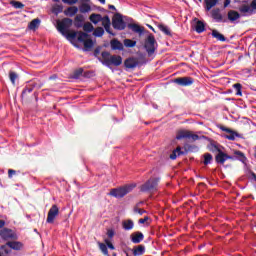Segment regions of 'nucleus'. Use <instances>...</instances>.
Listing matches in <instances>:
<instances>
[{
    "instance_id": "obj_1",
    "label": "nucleus",
    "mask_w": 256,
    "mask_h": 256,
    "mask_svg": "<svg viewBox=\"0 0 256 256\" xmlns=\"http://www.w3.org/2000/svg\"><path fill=\"white\" fill-rule=\"evenodd\" d=\"M102 55V64L106 67H119L123 63V58L120 55H111L109 52L104 51Z\"/></svg>"
},
{
    "instance_id": "obj_2",
    "label": "nucleus",
    "mask_w": 256,
    "mask_h": 256,
    "mask_svg": "<svg viewBox=\"0 0 256 256\" xmlns=\"http://www.w3.org/2000/svg\"><path fill=\"white\" fill-rule=\"evenodd\" d=\"M89 20L94 25H97V23H102L106 33H111V19H109V16L103 17V16H101V14L93 13L89 16Z\"/></svg>"
},
{
    "instance_id": "obj_3",
    "label": "nucleus",
    "mask_w": 256,
    "mask_h": 256,
    "mask_svg": "<svg viewBox=\"0 0 256 256\" xmlns=\"http://www.w3.org/2000/svg\"><path fill=\"white\" fill-rule=\"evenodd\" d=\"M135 189V185H125L119 188H114L110 191L109 195L112 197H116V199H121L127 195V193H131Z\"/></svg>"
},
{
    "instance_id": "obj_4",
    "label": "nucleus",
    "mask_w": 256,
    "mask_h": 256,
    "mask_svg": "<svg viewBox=\"0 0 256 256\" xmlns=\"http://www.w3.org/2000/svg\"><path fill=\"white\" fill-rule=\"evenodd\" d=\"M159 181L160 178L158 177L150 178L140 187V191H142L143 193H153V191H157V187H159Z\"/></svg>"
},
{
    "instance_id": "obj_5",
    "label": "nucleus",
    "mask_w": 256,
    "mask_h": 256,
    "mask_svg": "<svg viewBox=\"0 0 256 256\" xmlns=\"http://www.w3.org/2000/svg\"><path fill=\"white\" fill-rule=\"evenodd\" d=\"M239 11L245 17H247L249 15H253V13H255V11H256V0H249V1L245 2V3H243L239 7Z\"/></svg>"
},
{
    "instance_id": "obj_6",
    "label": "nucleus",
    "mask_w": 256,
    "mask_h": 256,
    "mask_svg": "<svg viewBox=\"0 0 256 256\" xmlns=\"http://www.w3.org/2000/svg\"><path fill=\"white\" fill-rule=\"evenodd\" d=\"M71 25H73V20L70 18H64L57 22V30L61 35H66V32L69 31Z\"/></svg>"
},
{
    "instance_id": "obj_7",
    "label": "nucleus",
    "mask_w": 256,
    "mask_h": 256,
    "mask_svg": "<svg viewBox=\"0 0 256 256\" xmlns=\"http://www.w3.org/2000/svg\"><path fill=\"white\" fill-rule=\"evenodd\" d=\"M157 42L155 41V36L153 34H150L146 41H145V49L148 53V55H153L155 53V50L157 49Z\"/></svg>"
},
{
    "instance_id": "obj_8",
    "label": "nucleus",
    "mask_w": 256,
    "mask_h": 256,
    "mask_svg": "<svg viewBox=\"0 0 256 256\" xmlns=\"http://www.w3.org/2000/svg\"><path fill=\"white\" fill-rule=\"evenodd\" d=\"M78 41L80 43H83L85 49L88 51V49H93V40L89 39V34L85 32H79L78 33Z\"/></svg>"
},
{
    "instance_id": "obj_9",
    "label": "nucleus",
    "mask_w": 256,
    "mask_h": 256,
    "mask_svg": "<svg viewBox=\"0 0 256 256\" xmlns=\"http://www.w3.org/2000/svg\"><path fill=\"white\" fill-rule=\"evenodd\" d=\"M210 151L215 152L218 151V154L216 155V162L220 163V165H223V163H225V161H227L228 159H231V156L223 153L221 150H219V147H217V145L212 144L210 146Z\"/></svg>"
},
{
    "instance_id": "obj_10",
    "label": "nucleus",
    "mask_w": 256,
    "mask_h": 256,
    "mask_svg": "<svg viewBox=\"0 0 256 256\" xmlns=\"http://www.w3.org/2000/svg\"><path fill=\"white\" fill-rule=\"evenodd\" d=\"M176 139L180 141V139H191L192 141H199V135L193 134L191 131L181 130L177 133Z\"/></svg>"
},
{
    "instance_id": "obj_11",
    "label": "nucleus",
    "mask_w": 256,
    "mask_h": 256,
    "mask_svg": "<svg viewBox=\"0 0 256 256\" xmlns=\"http://www.w3.org/2000/svg\"><path fill=\"white\" fill-rule=\"evenodd\" d=\"M21 243L19 242H7L5 245L1 246V251L5 253V255H8L11 253V249H14V251H19L21 249Z\"/></svg>"
},
{
    "instance_id": "obj_12",
    "label": "nucleus",
    "mask_w": 256,
    "mask_h": 256,
    "mask_svg": "<svg viewBox=\"0 0 256 256\" xmlns=\"http://www.w3.org/2000/svg\"><path fill=\"white\" fill-rule=\"evenodd\" d=\"M58 215H59V207H57V205L54 204L48 211L46 223H50V224L55 223V219L57 218Z\"/></svg>"
},
{
    "instance_id": "obj_13",
    "label": "nucleus",
    "mask_w": 256,
    "mask_h": 256,
    "mask_svg": "<svg viewBox=\"0 0 256 256\" xmlns=\"http://www.w3.org/2000/svg\"><path fill=\"white\" fill-rule=\"evenodd\" d=\"M112 25L114 29H118V31H123L126 27L125 21H123V17L121 15H116L113 18Z\"/></svg>"
},
{
    "instance_id": "obj_14",
    "label": "nucleus",
    "mask_w": 256,
    "mask_h": 256,
    "mask_svg": "<svg viewBox=\"0 0 256 256\" xmlns=\"http://www.w3.org/2000/svg\"><path fill=\"white\" fill-rule=\"evenodd\" d=\"M174 83L180 85L181 87H189L195 80L192 77H180L174 80Z\"/></svg>"
},
{
    "instance_id": "obj_15",
    "label": "nucleus",
    "mask_w": 256,
    "mask_h": 256,
    "mask_svg": "<svg viewBox=\"0 0 256 256\" xmlns=\"http://www.w3.org/2000/svg\"><path fill=\"white\" fill-rule=\"evenodd\" d=\"M220 129H221V131H224L225 133H227L225 135V138L228 139L229 141H235L237 139V137H240L239 133H237L227 127L221 126Z\"/></svg>"
},
{
    "instance_id": "obj_16",
    "label": "nucleus",
    "mask_w": 256,
    "mask_h": 256,
    "mask_svg": "<svg viewBox=\"0 0 256 256\" xmlns=\"http://www.w3.org/2000/svg\"><path fill=\"white\" fill-rule=\"evenodd\" d=\"M211 17L214 19L216 23H225V19H223V15L221 14V9L215 8L211 11Z\"/></svg>"
},
{
    "instance_id": "obj_17",
    "label": "nucleus",
    "mask_w": 256,
    "mask_h": 256,
    "mask_svg": "<svg viewBox=\"0 0 256 256\" xmlns=\"http://www.w3.org/2000/svg\"><path fill=\"white\" fill-rule=\"evenodd\" d=\"M0 237H2L4 241H9L10 239H15V232L11 229L4 228L0 231Z\"/></svg>"
},
{
    "instance_id": "obj_18",
    "label": "nucleus",
    "mask_w": 256,
    "mask_h": 256,
    "mask_svg": "<svg viewBox=\"0 0 256 256\" xmlns=\"http://www.w3.org/2000/svg\"><path fill=\"white\" fill-rule=\"evenodd\" d=\"M130 239L131 241L134 243V244H139L141 243V241H143L145 239V235H143L142 232H133L131 235H130Z\"/></svg>"
},
{
    "instance_id": "obj_19",
    "label": "nucleus",
    "mask_w": 256,
    "mask_h": 256,
    "mask_svg": "<svg viewBox=\"0 0 256 256\" xmlns=\"http://www.w3.org/2000/svg\"><path fill=\"white\" fill-rule=\"evenodd\" d=\"M139 65V61L135 58H128L124 61V66L126 69H135Z\"/></svg>"
},
{
    "instance_id": "obj_20",
    "label": "nucleus",
    "mask_w": 256,
    "mask_h": 256,
    "mask_svg": "<svg viewBox=\"0 0 256 256\" xmlns=\"http://www.w3.org/2000/svg\"><path fill=\"white\" fill-rule=\"evenodd\" d=\"M134 227H135V222H133V220L126 219L122 221V229H124V231H131L133 230Z\"/></svg>"
},
{
    "instance_id": "obj_21",
    "label": "nucleus",
    "mask_w": 256,
    "mask_h": 256,
    "mask_svg": "<svg viewBox=\"0 0 256 256\" xmlns=\"http://www.w3.org/2000/svg\"><path fill=\"white\" fill-rule=\"evenodd\" d=\"M77 13H79V8H77V6H70L64 11V15L67 17H74Z\"/></svg>"
},
{
    "instance_id": "obj_22",
    "label": "nucleus",
    "mask_w": 256,
    "mask_h": 256,
    "mask_svg": "<svg viewBox=\"0 0 256 256\" xmlns=\"http://www.w3.org/2000/svg\"><path fill=\"white\" fill-rule=\"evenodd\" d=\"M110 45H111V49H113V51H123V43H121L117 39L111 40Z\"/></svg>"
},
{
    "instance_id": "obj_23",
    "label": "nucleus",
    "mask_w": 256,
    "mask_h": 256,
    "mask_svg": "<svg viewBox=\"0 0 256 256\" xmlns=\"http://www.w3.org/2000/svg\"><path fill=\"white\" fill-rule=\"evenodd\" d=\"M241 14H239V12L235 11V10H230L228 12V19L231 23H235V21H237V19H240Z\"/></svg>"
},
{
    "instance_id": "obj_24",
    "label": "nucleus",
    "mask_w": 256,
    "mask_h": 256,
    "mask_svg": "<svg viewBox=\"0 0 256 256\" xmlns=\"http://www.w3.org/2000/svg\"><path fill=\"white\" fill-rule=\"evenodd\" d=\"M128 29H131L133 33L143 34V27L139 26V24H128Z\"/></svg>"
},
{
    "instance_id": "obj_25",
    "label": "nucleus",
    "mask_w": 256,
    "mask_h": 256,
    "mask_svg": "<svg viewBox=\"0 0 256 256\" xmlns=\"http://www.w3.org/2000/svg\"><path fill=\"white\" fill-rule=\"evenodd\" d=\"M204 3L206 11H209L212 7H215V5L219 3V0H204Z\"/></svg>"
},
{
    "instance_id": "obj_26",
    "label": "nucleus",
    "mask_w": 256,
    "mask_h": 256,
    "mask_svg": "<svg viewBox=\"0 0 256 256\" xmlns=\"http://www.w3.org/2000/svg\"><path fill=\"white\" fill-rule=\"evenodd\" d=\"M145 254V246L139 245L134 248L133 255L135 256H141Z\"/></svg>"
},
{
    "instance_id": "obj_27",
    "label": "nucleus",
    "mask_w": 256,
    "mask_h": 256,
    "mask_svg": "<svg viewBox=\"0 0 256 256\" xmlns=\"http://www.w3.org/2000/svg\"><path fill=\"white\" fill-rule=\"evenodd\" d=\"M9 79L12 83V85H16L17 81H19V74H17L14 71L9 72Z\"/></svg>"
},
{
    "instance_id": "obj_28",
    "label": "nucleus",
    "mask_w": 256,
    "mask_h": 256,
    "mask_svg": "<svg viewBox=\"0 0 256 256\" xmlns=\"http://www.w3.org/2000/svg\"><path fill=\"white\" fill-rule=\"evenodd\" d=\"M39 25H41V19L36 18L34 20H32L29 24V29H31L32 31H34V29H37V27H39Z\"/></svg>"
},
{
    "instance_id": "obj_29",
    "label": "nucleus",
    "mask_w": 256,
    "mask_h": 256,
    "mask_svg": "<svg viewBox=\"0 0 256 256\" xmlns=\"http://www.w3.org/2000/svg\"><path fill=\"white\" fill-rule=\"evenodd\" d=\"M181 155H183V151H181V147H177L170 155V159L174 161V159H177Z\"/></svg>"
},
{
    "instance_id": "obj_30",
    "label": "nucleus",
    "mask_w": 256,
    "mask_h": 256,
    "mask_svg": "<svg viewBox=\"0 0 256 256\" xmlns=\"http://www.w3.org/2000/svg\"><path fill=\"white\" fill-rule=\"evenodd\" d=\"M80 13H89L91 11V6L87 3H82L79 6Z\"/></svg>"
},
{
    "instance_id": "obj_31",
    "label": "nucleus",
    "mask_w": 256,
    "mask_h": 256,
    "mask_svg": "<svg viewBox=\"0 0 256 256\" xmlns=\"http://www.w3.org/2000/svg\"><path fill=\"white\" fill-rule=\"evenodd\" d=\"M75 27H83V15H77L74 19Z\"/></svg>"
},
{
    "instance_id": "obj_32",
    "label": "nucleus",
    "mask_w": 256,
    "mask_h": 256,
    "mask_svg": "<svg viewBox=\"0 0 256 256\" xmlns=\"http://www.w3.org/2000/svg\"><path fill=\"white\" fill-rule=\"evenodd\" d=\"M83 27V31H85V33H92V31H94V27L93 24H91V22H87L84 25H82Z\"/></svg>"
},
{
    "instance_id": "obj_33",
    "label": "nucleus",
    "mask_w": 256,
    "mask_h": 256,
    "mask_svg": "<svg viewBox=\"0 0 256 256\" xmlns=\"http://www.w3.org/2000/svg\"><path fill=\"white\" fill-rule=\"evenodd\" d=\"M63 37H66L68 41H73V39L77 38V32H69V30L66 32V34H62Z\"/></svg>"
},
{
    "instance_id": "obj_34",
    "label": "nucleus",
    "mask_w": 256,
    "mask_h": 256,
    "mask_svg": "<svg viewBox=\"0 0 256 256\" xmlns=\"http://www.w3.org/2000/svg\"><path fill=\"white\" fill-rule=\"evenodd\" d=\"M195 31L197 33H203L205 31V24L202 21L196 23Z\"/></svg>"
},
{
    "instance_id": "obj_35",
    "label": "nucleus",
    "mask_w": 256,
    "mask_h": 256,
    "mask_svg": "<svg viewBox=\"0 0 256 256\" xmlns=\"http://www.w3.org/2000/svg\"><path fill=\"white\" fill-rule=\"evenodd\" d=\"M94 37H101L102 35H105V29L103 27H97L93 31Z\"/></svg>"
},
{
    "instance_id": "obj_36",
    "label": "nucleus",
    "mask_w": 256,
    "mask_h": 256,
    "mask_svg": "<svg viewBox=\"0 0 256 256\" xmlns=\"http://www.w3.org/2000/svg\"><path fill=\"white\" fill-rule=\"evenodd\" d=\"M212 37H214L218 41H225V36H223V34L219 33V31L217 30L212 31Z\"/></svg>"
},
{
    "instance_id": "obj_37",
    "label": "nucleus",
    "mask_w": 256,
    "mask_h": 256,
    "mask_svg": "<svg viewBox=\"0 0 256 256\" xmlns=\"http://www.w3.org/2000/svg\"><path fill=\"white\" fill-rule=\"evenodd\" d=\"M235 157L237 159H239V161H241L242 163H245V161H247V157H245V154H243V152L241 151H236L234 153Z\"/></svg>"
},
{
    "instance_id": "obj_38",
    "label": "nucleus",
    "mask_w": 256,
    "mask_h": 256,
    "mask_svg": "<svg viewBox=\"0 0 256 256\" xmlns=\"http://www.w3.org/2000/svg\"><path fill=\"white\" fill-rule=\"evenodd\" d=\"M234 89H236V95L237 97H242L243 96V92H241V89H243V86L239 83H236L233 85Z\"/></svg>"
},
{
    "instance_id": "obj_39",
    "label": "nucleus",
    "mask_w": 256,
    "mask_h": 256,
    "mask_svg": "<svg viewBox=\"0 0 256 256\" xmlns=\"http://www.w3.org/2000/svg\"><path fill=\"white\" fill-rule=\"evenodd\" d=\"M211 161H213V155L210 153L204 154V165H211Z\"/></svg>"
},
{
    "instance_id": "obj_40",
    "label": "nucleus",
    "mask_w": 256,
    "mask_h": 256,
    "mask_svg": "<svg viewBox=\"0 0 256 256\" xmlns=\"http://www.w3.org/2000/svg\"><path fill=\"white\" fill-rule=\"evenodd\" d=\"M158 27L165 35H171V29L168 26L160 24Z\"/></svg>"
},
{
    "instance_id": "obj_41",
    "label": "nucleus",
    "mask_w": 256,
    "mask_h": 256,
    "mask_svg": "<svg viewBox=\"0 0 256 256\" xmlns=\"http://www.w3.org/2000/svg\"><path fill=\"white\" fill-rule=\"evenodd\" d=\"M52 13H54V15H59V13H63V6L62 5H55L52 8Z\"/></svg>"
},
{
    "instance_id": "obj_42",
    "label": "nucleus",
    "mask_w": 256,
    "mask_h": 256,
    "mask_svg": "<svg viewBox=\"0 0 256 256\" xmlns=\"http://www.w3.org/2000/svg\"><path fill=\"white\" fill-rule=\"evenodd\" d=\"M98 245H99L100 251H102V253L104 255H109V250L107 249V245L106 244H103V243L99 242Z\"/></svg>"
},
{
    "instance_id": "obj_43",
    "label": "nucleus",
    "mask_w": 256,
    "mask_h": 256,
    "mask_svg": "<svg viewBox=\"0 0 256 256\" xmlns=\"http://www.w3.org/2000/svg\"><path fill=\"white\" fill-rule=\"evenodd\" d=\"M11 5L14 7V9H23V7H25V4L19 1H11Z\"/></svg>"
},
{
    "instance_id": "obj_44",
    "label": "nucleus",
    "mask_w": 256,
    "mask_h": 256,
    "mask_svg": "<svg viewBox=\"0 0 256 256\" xmlns=\"http://www.w3.org/2000/svg\"><path fill=\"white\" fill-rule=\"evenodd\" d=\"M124 45H125V47H135V45H137V42H135L131 39H125Z\"/></svg>"
},
{
    "instance_id": "obj_45",
    "label": "nucleus",
    "mask_w": 256,
    "mask_h": 256,
    "mask_svg": "<svg viewBox=\"0 0 256 256\" xmlns=\"http://www.w3.org/2000/svg\"><path fill=\"white\" fill-rule=\"evenodd\" d=\"M81 75H83V68H79L77 69L74 74H73V78L74 79H79V77H81Z\"/></svg>"
},
{
    "instance_id": "obj_46",
    "label": "nucleus",
    "mask_w": 256,
    "mask_h": 256,
    "mask_svg": "<svg viewBox=\"0 0 256 256\" xmlns=\"http://www.w3.org/2000/svg\"><path fill=\"white\" fill-rule=\"evenodd\" d=\"M105 243H106L108 249H111V251H115V246L111 243V241H109V239H106Z\"/></svg>"
},
{
    "instance_id": "obj_47",
    "label": "nucleus",
    "mask_w": 256,
    "mask_h": 256,
    "mask_svg": "<svg viewBox=\"0 0 256 256\" xmlns=\"http://www.w3.org/2000/svg\"><path fill=\"white\" fill-rule=\"evenodd\" d=\"M79 0H62L66 5H76Z\"/></svg>"
},
{
    "instance_id": "obj_48",
    "label": "nucleus",
    "mask_w": 256,
    "mask_h": 256,
    "mask_svg": "<svg viewBox=\"0 0 256 256\" xmlns=\"http://www.w3.org/2000/svg\"><path fill=\"white\" fill-rule=\"evenodd\" d=\"M134 213H138L139 215H143V213H145V210H143L139 207H135L134 208Z\"/></svg>"
},
{
    "instance_id": "obj_49",
    "label": "nucleus",
    "mask_w": 256,
    "mask_h": 256,
    "mask_svg": "<svg viewBox=\"0 0 256 256\" xmlns=\"http://www.w3.org/2000/svg\"><path fill=\"white\" fill-rule=\"evenodd\" d=\"M147 221H149V218L147 216H145L144 218L139 219L138 223L143 225V223H147Z\"/></svg>"
},
{
    "instance_id": "obj_50",
    "label": "nucleus",
    "mask_w": 256,
    "mask_h": 256,
    "mask_svg": "<svg viewBox=\"0 0 256 256\" xmlns=\"http://www.w3.org/2000/svg\"><path fill=\"white\" fill-rule=\"evenodd\" d=\"M33 91V88H25L23 91H22V95H27V93H31Z\"/></svg>"
},
{
    "instance_id": "obj_51",
    "label": "nucleus",
    "mask_w": 256,
    "mask_h": 256,
    "mask_svg": "<svg viewBox=\"0 0 256 256\" xmlns=\"http://www.w3.org/2000/svg\"><path fill=\"white\" fill-rule=\"evenodd\" d=\"M107 235L111 239L115 236V232L113 230H108Z\"/></svg>"
},
{
    "instance_id": "obj_52",
    "label": "nucleus",
    "mask_w": 256,
    "mask_h": 256,
    "mask_svg": "<svg viewBox=\"0 0 256 256\" xmlns=\"http://www.w3.org/2000/svg\"><path fill=\"white\" fill-rule=\"evenodd\" d=\"M15 173H16L15 170L9 169L8 170V177H10V178L13 177V175H15Z\"/></svg>"
},
{
    "instance_id": "obj_53",
    "label": "nucleus",
    "mask_w": 256,
    "mask_h": 256,
    "mask_svg": "<svg viewBox=\"0 0 256 256\" xmlns=\"http://www.w3.org/2000/svg\"><path fill=\"white\" fill-rule=\"evenodd\" d=\"M4 226H5V221L0 220V229H2V227H4Z\"/></svg>"
},
{
    "instance_id": "obj_54",
    "label": "nucleus",
    "mask_w": 256,
    "mask_h": 256,
    "mask_svg": "<svg viewBox=\"0 0 256 256\" xmlns=\"http://www.w3.org/2000/svg\"><path fill=\"white\" fill-rule=\"evenodd\" d=\"M229 3H231V0H226L224 3V6L227 7V5H229Z\"/></svg>"
},
{
    "instance_id": "obj_55",
    "label": "nucleus",
    "mask_w": 256,
    "mask_h": 256,
    "mask_svg": "<svg viewBox=\"0 0 256 256\" xmlns=\"http://www.w3.org/2000/svg\"><path fill=\"white\" fill-rule=\"evenodd\" d=\"M1 251H2V254L0 253V256H9V255L5 254V252H3V250H1Z\"/></svg>"
},
{
    "instance_id": "obj_56",
    "label": "nucleus",
    "mask_w": 256,
    "mask_h": 256,
    "mask_svg": "<svg viewBox=\"0 0 256 256\" xmlns=\"http://www.w3.org/2000/svg\"><path fill=\"white\" fill-rule=\"evenodd\" d=\"M109 9H112L115 11V7L113 5H109Z\"/></svg>"
},
{
    "instance_id": "obj_57",
    "label": "nucleus",
    "mask_w": 256,
    "mask_h": 256,
    "mask_svg": "<svg viewBox=\"0 0 256 256\" xmlns=\"http://www.w3.org/2000/svg\"><path fill=\"white\" fill-rule=\"evenodd\" d=\"M102 5H105V0H98Z\"/></svg>"
},
{
    "instance_id": "obj_58",
    "label": "nucleus",
    "mask_w": 256,
    "mask_h": 256,
    "mask_svg": "<svg viewBox=\"0 0 256 256\" xmlns=\"http://www.w3.org/2000/svg\"><path fill=\"white\" fill-rule=\"evenodd\" d=\"M254 157L256 158V146L254 148Z\"/></svg>"
},
{
    "instance_id": "obj_59",
    "label": "nucleus",
    "mask_w": 256,
    "mask_h": 256,
    "mask_svg": "<svg viewBox=\"0 0 256 256\" xmlns=\"http://www.w3.org/2000/svg\"><path fill=\"white\" fill-rule=\"evenodd\" d=\"M82 1H84L85 3H89V1H91V0H82Z\"/></svg>"
},
{
    "instance_id": "obj_60",
    "label": "nucleus",
    "mask_w": 256,
    "mask_h": 256,
    "mask_svg": "<svg viewBox=\"0 0 256 256\" xmlns=\"http://www.w3.org/2000/svg\"><path fill=\"white\" fill-rule=\"evenodd\" d=\"M55 3L59 2V0H53Z\"/></svg>"
},
{
    "instance_id": "obj_61",
    "label": "nucleus",
    "mask_w": 256,
    "mask_h": 256,
    "mask_svg": "<svg viewBox=\"0 0 256 256\" xmlns=\"http://www.w3.org/2000/svg\"><path fill=\"white\" fill-rule=\"evenodd\" d=\"M254 179H255V181H256V175L254 174Z\"/></svg>"
},
{
    "instance_id": "obj_62",
    "label": "nucleus",
    "mask_w": 256,
    "mask_h": 256,
    "mask_svg": "<svg viewBox=\"0 0 256 256\" xmlns=\"http://www.w3.org/2000/svg\"><path fill=\"white\" fill-rule=\"evenodd\" d=\"M200 1V3H201V1H203V0H199Z\"/></svg>"
},
{
    "instance_id": "obj_63",
    "label": "nucleus",
    "mask_w": 256,
    "mask_h": 256,
    "mask_svg": "<svg viewBox=\"0 0 256 256\" xmlns=\"http://www.w3.org/2000/svg\"><path fill=\"white\" fill-rule=\"evenodd\" d=\"M126 256H129V254H127Z\"/></svg>"
}]
</instances>
